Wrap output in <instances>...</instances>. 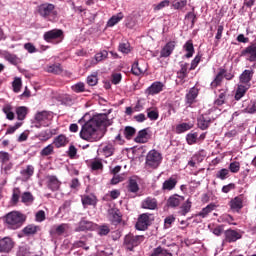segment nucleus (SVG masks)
<instances>
[{"label":"nucleus","mask_w":256,"mask_h":256,"mask_svg":"<svg viewBox=\"0 0 256 256\" xmlns=\"http://www.w3.org/2000/svg\"><path fill=\"white\" fill-rule=\"evenodd\" d=\"M99 127H107V115L98 114L85 122L80 131V137L84 141H99L103 136L99 135Z\"/></svg>","instance_id":"obj_1"},{"label":"nucleus","mask_w":256,"mask_h":256,"mask_svg":"<svg viewBox=\"0 0 256 256\" xmlns=\"http://www.w3.org/2000/svg\"><path fill=\"white\" fill-rule=\"evenodd\" d=\"M27 218L24 214L17 211H12L4 216V221L8 229L17 230L23 227Z\"/></svg>","instance_id":"obj_2"},{"label":"nucleus","mask_w":256,"mask_h":256,"mask_svg":"<svg viewBox=\"0 0 256 256\" xmlns=\"http://www.w3.org/2000/svg\"><path fill=\"white\" fill-rule=\"evenodd\" d=\"M36 13L42 19L47 21H53L57 17V10L55 9L54 4L49 2H44L36 7Z\"/></svg>","instance_id":"obj_3"},{"label":"nucleus","mask_w":256,"mask_h":256,"mask_svg":"<svg viewBox=\"0 0 256 256\" xmlns=\"http://www.w3.org/2000/svg\"><path fill=\"white\" fill-rule=\"evenodd\" d=\"M145 241V236L143 235H133V234H128L124 238V245L128 251H133L135 247H139L141 243Z\"/></svg>","instance_id":"obj_4"},{"label":"nucleus","mask_w":256,"mask_h":256,"mask_svg":"<svg viewBox=\"0 0 256 256\" xmlns=\"http://www.w3.org/2000/svg\"><path fill=\"white\" fill-rule=\"evenodd\" d=\"M163 157L157 150H150L146 156V165L152 169H157L161 165Z\"/></svg>","instance_id":"obj_5"},{"label":"nucleus","mask_w":256,"mask_h":256,"mask_svg":"<svg viewBox=\"0 0 256 256\" xmlns=\"http://www.w3.org/2000/svg\"><path fill=\"white\" fill-rule=\"evenodd\" d=\"M0 164L1 169H3L5 173L13 169L11 154H9V152L0 151Z\"/></svg>","instance_id":"obj_6"},{"label":"nucleus","mask_w":256,"mask_h":256,"mask_svg":"<svg viewBox=\"0 0 256 256\" xmlns=\"http://www.w3.org/2000/svg\"><path fill=\"white\" fill-rule=\"evenodd\" d=\"M189 63L184 62L180 64V69L177 71V79H179L180 85L187 83V77H189Z\"/></svg>","instance_id":"obj_7"},{"label":"nucleus","mask_w":256,"mask_h":256,"mask_svg":"<svg viewBox=\"0 0 256 256\" xmlns=\"http://www.w3.org/2000/svg\"><path fill=\"white\" fill-rule=\"evenodd\" d=\"M63 37V30L61 29H53L44 34V40H46L47 43H51V41H55V39H59L58 43H61Z\"/></svg>","instance_id":"obj_8"},{"label":"nucleus","mask_w":256,"mask_h":256,"mask_svg":"<svg viewBox=\"0 0 256 256\" xmlns=\"http://www.w3.org/2000/svg\"><path fill=\"white\" fill-rule=\"evenodd\" d=\"M150 225H151V218H149V214L144 213L138 217V221L136 222V229L138 231H147Z\"/></svg>","instance_id":"obj_9"},{"label":"nucleus","mask_w":256,"mask_h":256,"mask_svg":"<svg viewBox=\"0 0 256 256\" xmlns=\"http://www.w3.org/2000/svg\"><path fill=\"white\" fill-rule=\"evenodd\" d=\"M241 237H243V235H241V233H239V231L237 230H233V229H227L226 231H224V243H235L237 241H239V239H241Z\"/></svg>","instance_id":"obj_10"},{"label":"nucleus","mask_w":256,"mask_h":256,"mask_svg":"<svg viewBox=\"0 0 256 256\" xmlns=\"http://www.w3.org/2000/svg\"><path fill=\"white\" fill-rule=\"evenodd\" d=\"M215 119L211 118L209 114H202L198 119H197V126L201 131H206V129H209L211 126V123H213Z\"/></svg>","instance_id":"obj_11"},{"label":"nucleus","mask_w":256,"mask_h":256,"mask_svg":"<svg viewBox=\"0 0 256 256\" xmlns=\"http://www.w3.org/2000/svg\"><path fill=\"white\" fill-rule=\"evenodd\" d=\"M13 247H15V241L11 237L0 239V253H11Z\"/></svg>","instance_id":"obj_12"},{"label":"nucleus","mask_w":256,"mask_h":256,"mask_svg":"<svg viewBox=\"0 0 256 256\" xmlns=\"http://www.w3.org/2000/svg\"><path fill=\"white\" fill-rule=\"evenodd\" d=\"M241 57H248L247 60L250 63H255L256 61V44H251L241 51Z\"/></svg>","instance_id":"obj_13"},{"label":"nucleus","mask_w":256,"mask_h":256,"mask_svg":"<svg viewBox=\"0 0 256 256\" xmlns=\"http://www.w3.org/2000/svg\"><path fill=\"white\" fill-rule=\"evenodd\" d=\"M175 46V41L167 42L160 51V59H167V57H171V55H173V51H175Z\"/></svg>","instance_id":"obj_14"},{"label":"nucleus","mask_w":256,"mask_h":256,"mask_svg":"<svg viewBox=\"0 0 256 256\" xmlns=\"http://www.w3.org/2000/svg\"><path fill=\"white\" fill-rule=\"evenodd\" d=\"M108 217L113 225H119L123 221V215L121 211L117 208H111L108 210Z\"/></svg>","instance_id":"obj_15"},{"label":"nucleus","mask_w":256,"mask_h":256,"mask_svg":"<svg viewBox=\"0 0 256 256\" xmlns=\"http://www.w3.org/2000/svg\"><path fill=\"white\" fill-rule=\"evenodd\" d=\"M183 201H185L184 196H181L179 194H174L168 198L167 207H170V209H176V207H179V205H181Z\"/></svg>","instance_id":"obj_16"},{"label":"nucleus","mask_w":256,"mask_h":256,"mask_svg":"<svg viewBox=\"0 0 256 256\" xmlns=\"http://www.w3.org/2000/svg\"><path fill=\"white\" fill-rule=\"evenodd\" d=\"M47 179V187L50 191H59L61 187V181L57 178V176L48 175Z\"/></svg>","instance_id":"obj_17"},{"label":"nucleus","mask_w":256,"mask_h":256,"mask_svg":"<svg viewBox=\"0 0 256 256\" xmlns=\"http://www.w3.org/2000/svg\"><path fill=\"white\" fill-rule=\"evenodd\" d=\"M223 75H225V68H219L218 73L210 84L211 89H217V87H221L224 79Z\"/></svg>","instance_id":"obj_18"},{"label":"nucleus","mask_w":256,"mask_h":256,"mask_svg":"<svg viewBox=\"0 0 256 256\" xmlns=\"http://www.w3.org/2000/svg\"><path fill=\"white\" fill-rule=\"evenodd\" d=\"M93 229H95V223L82 219L78 227L75 228V231L76 233H80L81 231H93Z\"/></svg>","instance_id":"obj_19"},{"label":"nucleus","mask_w":256,"mask_h":256,"mask_svg":"<svg viewBox=\"0 0 256 256\" xmlns=\"http://www.w3.org/2000/svg\"><path fill=\"white\" fill-rule=\"evenodd\" d=\"M199 95V89L192 87L185 96L186 105L191 107Z\"/></svg>","instance_id":"obj_20"},{"label":"nucleus","mask_w":256,"mask_h":256,"mask_svg":"<svg viewBox=\"0 0 256 256\" xmlns=\"http://www.w3.org/2000/svg\"><path fill=\"white\" fill-rule=\"evenodd\" d=\"M157 205H158L157 198H153V197H147L141 203L142 209H149L150 211H155V209L157 208Z\"/></svg>","instance_id":"obj_21"},{"label":"nucleus","mask_w":256,"mask_h":256,"mask_svg":"<svg viewBox=\"0 0 256 256\" xmlns=\"http://www.w3.org/2000/svg\"><path fill=\"white\" fill-rule=\"evenodd\" d=\"M253 75H255V71L253 70H244L242 74L239 76V81L242 85H251V80L253 79Z\"/></svg>","instance_id":"obj_22"},{"label":"nucleus","mask_w":256,"mask_h":256,"mask_svg":"<svg viewBox=\"0 0 256 256\" xmlns=\"http://www.w3.org/2000/svg\"><path fill=\"white\" fill-rule=\"evenodd\" d=\"M230 209L237 211V213L243 209V195L236 196L230 201Z\"/></svg>","instance_id":"obj_23"},{"label":"nucleus","mask_w":256,"mask_h":256,"mask_svg":"<svg viewBox=\"0 0 256 256\" xmlns=\"http://www.w3.org/2000/svg\"><path fill=\"white\" fill-rule=\"evenodd\" d=\"M250 88H251V85L238 84L236 93L234 96L235 100L241 101V99H243V97H245V93H247V91H249Z\"/></svg>","instance_id":"obj_24"},{"label":"nucleus","mask_w":256,"mask_h":256,"mask_svg":"<svg viewBox=\"0 0 256 256\" xmlns=\"http://www.w3.org/2000/svg\"><path fill=\"white\" fill-rule=\"evenodd\" d=\"M177 187V177L171 176L162 184V191H173Z\"/></svg>","instance_id":"obj_25"},{"label":"nucleus","mask_w":256,"mask_h":256,"mask_svg":"<svg viewBox=\"0 0 256 256\" xmlns=\"http://www.w3.org/2000/svg\"><path fill=\"white\" fill-rule=\"evenodd\" d=\"M69 143V139L64 134H60L54 138L52 145L56 147V149H61V147H66Z\"/></svg>","instance_id":"obj_26"},{"label":"nucleus","mask_w":256,"mask_h":256,"mask_svg":"<svg viewBox=\"0 0 256 256\" xmlns=\"http://www.w3.org/2000/svg\"><path fill=\"white\" fill-rule=\"evenodd\" d=\"M51 116V114H49L48 111H41L36 113L35 115V121H37L35 127H37L39 129V127H41V125H43V123H45V121H48L49 117Z\"/></svg>","instance_id":"obj_27"},{"label":"nucleus","mask_w":256,"mask_h":256,"mask_svg":"<svg viewBox=\"0 0 256 256\" xmlns=\"http://www.w3.org/2000/svg\"><path fill=\"white\" fill-rule=\"evenodd\" d=\"M163 83L161 82H154L150 87L147 88L146 93L149 95H157L163 91Z\"/></svg>","instance_id":"obj_28"},{"label":"nucleus","mask_w":256,"mask_h":256,"mask_svg":"<svg viewBox=\"0 0 256 256\" xmlns=\"http://www.w3.org/2000/svg\"><path fill=\"white\" fill-rule=\"evenodd\" d=\"M216 207L217 206L214 203H210L205 208H203L198 214H196L195 217H202V219H205V217L209 216V213L215 211Z\"/></svg>","instance_id":"obj_29"},{"label":"nucleus","mask_w":256,"mask_h":256,"mask_svg":"<svg viewBox=\"0 0 256 256\" xmlns=\"http://www.w3.org/2000/svg\"><path fill=\"white\" fill-rule=\"evenodd\" d=\"M69 228V225L67 224H60L58 226H53L50 230V235H58L61 236L67 229Z\"/></svg>","instance_id":"obj_30"},{"label":"nucleus","mask_w":256,"mask_h":256,"mask_svg":"<svg viewBox=\"0 0 256 256\" xmlns=\"http://www.w3.org/2000/svg\"><path fill=\"white\" fill-rule=\"evenodd\" d=\"M150 256H173V253L162 246H158L152 250Z\"/></svg>","instance_id":"obj_31"},{"label":"nucleus","mask_w":256,"mask_h":256,"mask_svg":"<svg viewBox=\"0 0 256 256\" xmlns=\"http://www.w3.org/2000/svg\"><path fill=\"white\" fill-rule=\"evenodd\" d=\"M121 132L127 141H131L137 133V130L132 126H126L124 129H121Z\"/></svg>","instance_id":"obj_32"},{"label":"nucleus","mask_w":256,"mask_h":256,"mask_svg":"<svg viewBox=\"0 0 256 256\" xmlns=\"http://www.w3.org/2000/svg\"><path fill=\"white\" fill-rule=\"evenodd\" d=\"M183 49L186 50V55L185 57L187 59H191L193 57V54L195 53V47L193 46V40H188L184 46Z\"/></svg>","instance_id":"obj_33"},{"label":"nucleus","mask_w":256,"mask_h":256,"mask_svg":"<svg viewBox=\"0 0 256 256\" xmlns=\"http://www.w3.org/2000/svg\"><path fill=\"white\" fill-rule=\"evenodd\" d=\"M81 201L84 207H87V205H97V197L95 195H84Z\"/></svg>","instance_id":"obj_34"},{"label":"nucleus","mask_w":256,"mask_h":256,"mask_svg":"<svg viewBox=\"0 0 256 256\" xmlns=\"http://www.w3.org/2000/svg\"><path fill=\"white\" fill-rule=\"evenodd\" d=\"M192 205H193V202H191V199L188 198L181 205L179 214L182 215L183 217H185V215H187V213H190Z\"/></svg>","instance_id":"obj_35"},{"label":"nucleus","mask_w":256,"mask_h":256,"mask_svg":"<svg viewBox=\"0 0 256 256\" xmlns=\"http://www.w3.org/2000/svg\"><path fill=\"white\" fill-rule=\"evenodd\" d=\"M46 71L47 73H53V75H61L63 73V67L60 63L52 64L47 66Z\"/></svg>","instance_id":"obj_36"},{"label":"nucleus","mask_w":256,"mask_h":256,"mask_svg":"<svg viewBox=\"0 0 256 256\" xmlns=\"http://www.w3.org/2000/svg\"><path fill=\"white\" fill-rule=\"evenodd\" d=\"M146 113L150 121H157V119H159V109H157L156 107L147 108Z\"/></svg>","instance_id":"obj_37"},{"label":"nucleus","mask_w":256,"mask_h":256,"mask_svg":"<svg viewBox=\"0 0 256 256\" xmlns=\"http://www.w3.org/2000/svg\"><path fill=\"white\" fill-rule=\"evenodd\" d=\"M22 231L24 235H35L38 231H41V228L34 224H29L26 227H24Z\"/></svg>","instance_id":"obj_38"},{"label":"nucleus","mask_w":256,"mask_h":256,"mask_svg":"<svg viewBox=\"0 0 256 256\" xmlns=\"http://www.w3.org/2000/svg\"><path fill=\"white\" fill-rule=\"evenodd\" d=\"M3 113H5L6 118L9 121H13L15 119V113L13 112V106L11 104H5L2 109Z\"/></svg>","instance_id":"obj_39"},{"label":"nucleus","mask_w":256,"mask_h":256,"mask_svg":"<svg viewBox=\"0 0 256 256\" xmlns=\"http://www.w3.org/2000/svg\"><path fill=\"white\" fill-rule=\"evenodd\" d=\"M123 17H125V15H123V12H120L116 15H113L107 22V26L108 27H115V25H117V23H119V21H121L123 19Z\"/></svg>","instance_id":"obj_40"},{"label":"nucleus","mask_w":256,"mask_h":256,"mask_svg":"<svg viewBox=\"0 0 256 256\" xmlns=\"http://www.w3.org/2000/svg\"><path fill=\"white\" fill-rule=\"evenodd\" d=\"M127 189L129 191V193H137L139 191V184L137 183V180L130 178L128 180Z\"/></svg>","instance_id":"obj_41"},{"label":"nucleus","mask_w":256,"mask_h":256,"mask_svg":"<svg viewBox=\"0 0 256 256\" xmlns=\"http://www.w3.org/2000/svg\"><path fill=\"white\" fill-rule=\"evenodd\" d=\"M103 161L101 159H94L90 163L91 171H103Z\"/></svg>","instance_id":"obj_42"},{"label":"nucleus","mask_w":256,"mask_h":256,"mask_svg":"<svg viewBox=\"0 0 256 256\" xmlns=\"http://www.w3.org/2000/svg\"><path fill=\"white\" fill-rule=\"evenodd\" d=\"M22 177H25L26 179H31L35 173V167L33 165L26 166V169L21 170Z\"/></svg>","instance_id":"obj_43"},{"label":"nucleus","mask_w":256,"mask_h":256,"mask_svg":"<svg viewBox=\"0 0 256 256\" xmlns=\"http://www.w3.org/2000/svg\"><path fill=\"white\" fill-rule=\"evenodd\" d=\"M16 115L18 121L25 120V117H27V107L25 106H19L16 108Z\"/></svg>","instance_id":"obj_44"},{"label":"nucleus","mask_w":256,"mask_h":256,"mask_svg":"<svg viewBox=\"0 0 256 256\" xmlns=\"http://www.w3.org/2000/svg\"><path fill=\"white\" fill-rule=\"evenodd\" d=\"M102 153L104 157H112L115 153V146L113 144H107L102 148Z\"/></svg>","instance_id":"obj_45"},{"label":"nucleus","mask_w":256,"mask_h":256,"mask_svg":"<svg viewBox=\"0 0 256 256\" xmlns=\"http://www.w3.org/2000/svg\"><path fill=\"white\" fill-rule=\"evenodd\" d=\"M53 153H55V146H53V144H49L40 151L41 157H49V155H53Z\"/></svg>","instance_id":"obj_46"},{"label":"nucleus","mask_w":256,"mask_h":256,"mask_svg":"<svg viewBox=\"0 0 256 256\" xmlns=\"http://www.w3.org/2000/svg\"><path fill=\"white\" fill-rule=\"evenodd\" d=\"M136 143H147V130H140L137 134V137L134 139Z\"/></svg>","instance_id":"obj_47"},{"label":"nucleus","mask_w":256,"mask_h":256,"mask_svg":"<svg viewBox=\"0 0 256 256\" xmlns=\"http://www.w3.org/2000/svg\"><path fill=\"white\" fill-rule=\"evenodd\" d=\"M5 60L11 63V65H19V63H21V58L11 53L5 55Z\"/></svg>","instance_id":"obj_48"},{"label":"nucleus","mask_w":256,"mask_h":256,"mask_svg":"<svg viewBox=\"0 0 256 256\" xmlns=\"http://www.w3.org/2000/svg\"><path fill=\"white\" fill-rule=\"evenodd\" d=\"M227 99V91L220 92L218 98L214 101V104L217 107H221V105H225V101Z\"/></svg>","instance_id":"obj_49"},{"label":"nucleus","mask_w":256,"mask_h":256,"mask_svg":"<svg viewBox=\"0 0 256 256\" xmlns=\"http://www.w3.org/2000/svg\"><path fill=\"white\" fill-rule=\"evenodd\" d=\"M193 126H191L189 123H182L176 126V133L181 134L185 133V131H189Z\"/></svg>","instance_id":"obj_50"},{"label":"nucleus","mask_w":256,"mask_h":256,"mask_svg":"<svg viewBox=\"0 0 256 256\" xmlns=\"http://www.w3.org/2000/svg\"><path fill=\"white\" fill-rule=\"evenodd\" d=\"M71 89H72V91H74V93H84V91H85V83L78 82V83L72 85Z\"/></svg>","instance_id":"obj_51"},{"label":"nucleus","mask_w":256,"mask_h":256,"mask_svg":"<svg viewBox=\"0 0 256 256\" xmlns=\"http://www.w3.org/2000/svg\"><path fill=\"white\" fill-rule=\"evenodd\" d=\"M108 56L109 52H107V50H102L95 54V60L97 61V63H99L101 61H105V59H107Z\"/></svg>","instance_id":"obj_52"},{"label":"nucleus","mask_w":256,"mask_h":256,"mask_svg":"<svg viewBox=\"0 0 256 256\" xmlns=\"http://www.w3.org/2000/svg\"><path fill=\"white\" fill-rule=\"evenodd\" d=\"M109 233H111V228H109V226L101 225L98 227V235H100V237H105L109 235Z\"/></svg>","instance_id":"obj_53"},{"label":"nucleus","mask_w":256,"mask_h":256,"mask_svg":"<svg viewBox=\"0 0 256 256\" xmlns=\"http://www.w3.org/2000/svg\"><path fill=\"white\" fill-rule=\"evenodd\" d=\"M22 203H32L35 201L33 194L31 192H24L21 196Z\"/></svg>","instance_id":"obj_54"},{"label":"nucleus","mask_w":256,"mask_h":256,"mask_svg":"<svg viewBox=\"0 0 256 256\" xmlns=\"http://www.w3.org/2000/svg\"><path fill=\"white\" fill-rule=\"evenodd\" d=\"M118 49L119 51H121V53H124L127 55L131 53V44H129V42L120 43Z\"/></svg>","instance_id":"obj_55"},{"label":"nucleus","mask_w":256,"mask_h":256,"mask_svg":"<svg viewBox=\"0 0 256 256\" xmlns=\"http://www.w3.org/2000/svg\"><path fill=\"white\" fill-rule=\"evenodd\" d=\"M217 179H221V181H225L227 177H229V170L226 168H222L220 171L216 173Z\"/></svg>","instance_id":"obj_56"},{"label":"nucleus","mask_w":256,"mask_h":256,"mask_svg":"<svg viewBox=\"0 0 256 256\" xmlns=\"http://www.w3.org/2000/svg\"><path fill=\"white\" fill-rule=\"evenodd\" d=\"M132 73L133 75H136L137 77H139V75H143V73H145V70L141 69V67H139V62H135L132 65Z\"/></svg>","instance_id":"obj_57"},{"label":"nucleus","mask_w":256,"mask_h":256,"mask_svg":"<svg viewBox=\"0 0 256 256\" xmlns=\"http://www.w3.org/2000/svg\"><path fill=\"white\" fill-rule=\"evenodd\" d=\"M197 137V132L187 134L186 141L188 145H195V143H197Z\"/></svg>","instance_id":"obj_58"},{"label":"nucleus","mask_w":256,"mask_h":256,"mask_svg":"<svg viewBox=\"0 0 256 256\" xmlns=\"http://www.w3.org/2000/svg\"><path fill=\"white\" fill-rule=\"evenodd\" d=\"M22 85L23 84L21 82V78H15L14 81L12 82L14 93H19V91H21Z\"/></svg>","instance_id":"obj_59"},{"label":"nucleus","mask_w":256,"mask_h":256,"mask_svg":"<svg viewBox=\"0 0 256 256\" xmlns=\"http://www.w3.org/2000/svg\"><path fill=\"white\" fill-rule=\"evenodd\" d=\"M201 63V55L197 54L195 58L191 61V66L189 68V71H195L197 69V65Z\"/></svg>","instance_id":"obj_60"},{"label":"nucleus","mask_w":256,"mask_h":256,"mask_svg":"<svg viewBox=\"0 0 256 256\" xmlns=\"http://www.w3.org/2000/svg\"><path fill=\"white\" fill-rule=\"evenodd\" d=\"M172 7L176 10H182L187 7V0H180L178 2H173Z\"/></svg>","instance_id":"obj_61"},{"label":"nucleus","mask_w":256,"mask_h":256,"mask_svg":"<svg viewBox=\"0 0 256 256\" xmlns=\"http://www.w3.org/2000/svg\"><path fill=\"white\" fill-rule=\"evenodd\" d=\"M241 169V163L238 161L231 162L229 165V170L231 173H239V170Z\"/></svg>","instance_id":"obj_62"},{"label":"nucleus","mask_w":256,"mask_h":256,"mask_svg":"<svg viewBox=\"0 0 256 256\" xmlns=\"http://www.w3.org/2000/svg\"><path fill=\"white\" fill-rule=\"evenodd\" d=\"M175 223V216L170 215L164 219V229H170L171 225Z\"/></svg>","instance_id":"obj_63"},{"label":"nucleus","mask_w":256,"mask_h":256,"mask_svg":"<svg viewBox=\"0 0 256 256\" xmlns=\"http://www.w3.org/2000/svg\"><path fill=\"white\" fill-rule=\"evenodd\" d=\"M30 252H29V248H27V246H20L16 256H29Z\"/></svg>","instance_id":"obj_64"}]
</instances>
